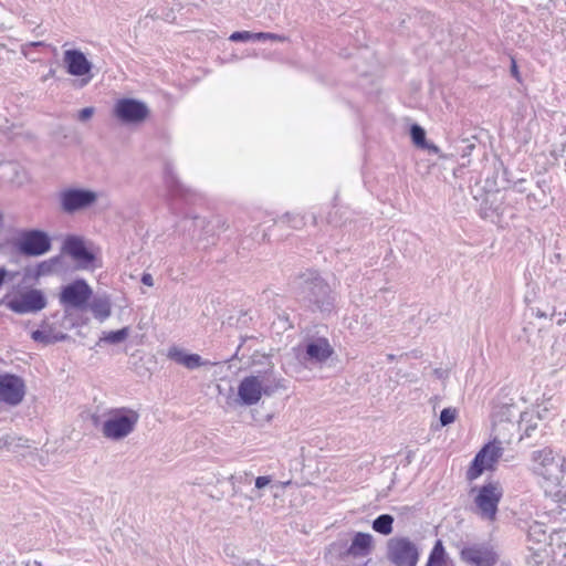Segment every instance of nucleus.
<instances>
[{
    "label": "nucleus",
    "mask_w": 566,
    "mask_h": 566,
    "mask_svg": "<svg viewBox=\"0 0 566 566\" xmlns=\"http://www.w3.org/2000/svg\"><path fill=\"white\" fill-rule=\"evenodd\" d=\"M536 316L542 318V317H546V314L544 312L537 311Z\"/></svg>",
    "instance_id": "nucleus-45"
},
{
    "label": "nucleus",
    "mask_w": 566,
    "mask_h": 566,
    "mask_svg": "<svg viewBox=\"0 0 566 566\" xmlns=\"http://www.w3.org/2000/svg\"><path fill=\"white\" fill-rule=\"evenodd\" d=\"M481 210H482L481 216L485 219L490 218L492 221H494V217H496L499 219L501 216H503V211H500L499 207L493 208L492 206H490V207L482 208Z\"/></svg>",
    "instance_id": "nucleus-34"
},
{
    "label": "nucleus",
    "mask_w": 566,
    "mask_h": 566,
    "mask_svg": "<svg viewBox=\"0 0 566 566\" xmlns=\"http://www.w3.org/2000/svg\"><path fill=\"white\" fill-rule=\"evenodd\" d=\"M56 263H57V258H52L50 260H45V261L40 262L36 265L35 275L36 276H42V275L50 274L52 272V270H53V266Z\"/></svg>",
    "instance_id": "nucleus-31"
},
{
    "label": "nucleus",
    "mask_w": 566,
    "mask_h": 566,
    "mask_svg": "<svg viewBox=\"0 0 566 566\" xmlns=\"http://www.w3.org/2000/svg\"><path fill=\"white\" fill-rule=\"evenodd\" d=\"M140 281H142V283L144 285H147V286H153L154 285V279H153L151 274H149V273H144L142 275V280Z\"/></svg>",
    "instance_id": "nucleus-42"
},
{
    "label": "nucleus",
    "mask_w": 566,
    "mask_h": 566,
    "mask_svg": "<svg viewBox=\"0 0 566 566\" xmlns=\"http://www.w3.org/2000/svg\"><path fill=\"white\" fill-rule=\"evenodd\" d=\"M224 553H226L227 557H229L231 559V562H230L231 565H233V566H243L245 558H242V557L235 555L233 553V551L230 549L229 547L224 548Z\"/></svg>",
    "instance_id": "nucleus-35"
},
{
    "label": "nucleus",
    "mask_w": 566,
    "mask_h": 566,
    "mask_svg": "<svg viewBox=\"0 0 566 566\" xmlns=\"http://www.w3.org/2000/svg\"><path fill=\"white\" fill-rule=\"evenodd\" d=\"M261 389L262 385L259 381V376H247L239 384L238 397L243 405L252 406L260 401L263 395Z\"/></svg>",
    "instance_id": "nucleus-20"
},
{
    "label": "nucleus",
    "mask_w": 566,
    "mask_h": 566,
    "mask_svg": "<svg viewBox=\"0 0 566 566\" xmlns=\"http://www.w3.org/2000/svg\"><path fill=\"white\" fill-rule=\"evenodd\" d=\"M129 335V327H123L116 331L104 332L99 342L116 345L123 343Z\"/></svg>",
    "instance_id": "nucleus-28"
},
{
    "label": "nucleus",
    "mask_w": 566,
    "mask_h": 566,
    "mask_svg": "<svg viewBox=\"0 0 566 566\" xmlns=\"http://www.w3.org/2000/svg\"><path fill=\"white\" fill-rule=\"evenodd\" d=\"M420 555L419 544L408 536H394L387 541L386 558L394 566H417Z\"/></svg>",
    "instance_id": "nucleus-5"
},
{
    "label": "nucleus",
    "mask_w": 566,
    "mask_h": 566,
    "mask_svg": "<svg viewBox=\"0 0 566 566\" xmlns=\"http://www.w3.org/2000/svg\"><path fill=\"white\" fill-rule=\"evenodd\" d=\"M328 222L329 223H336V221L333 219L332 213H329V216H328Z\"/></svg>",
    "instance_id": "nucleus-47"
},
{
    "label": "nucleus",
    "mask_w": 566,
    "mask_h": 566,
    "mask_svg": "<svg viewBox=\"0 0 566 566\" xmlns=\"http://www.w3.org/2000/svg\"><path fill=\"white\" fill-rule=\"evenodd\" d=\"M92 295L93 290L88 283L84 279H76L61 287L59 301L65 308L83 311L87 308Z\"/></svg>",
    "instance_id": "nucleus-11"
},
{
    "label": "nucleus",
    "mask_w": 566,
    "mask_h": 566,
    "mask_svg": "<svg viewBox=\"0 0 566 566\" xmlns=\"http://www.w3.org/2000/svg\"><path fill=\"white\" fill-rule=\"evenodd\" d=\"M139 420V413L129 408L111 410L108 418L103 422L102 432L111 440H122L129 436Z\"/></svg>",
    "instance_id": "nucleus-3"
},
{
    "label": "nucleus",
    "mask_w": 566,
    "mask_h": 566,
    "mask_svg": "<svg viewBox=\"0 0 566 566\" xmlns=\"http://www.w3.org/2000/svg\"><path fill=\"white\" fill-rule=\"evenodd\" d=\"M66 334L56 331L55 327L52 324H50L46 319H44L41 323L39 329L33 331L31 334V338L34 342L42 343L45 345L62 342L66 339Z\"/></svg>",
    "instance_id": "nucleus-22"
},
{
    "label": "nucleus",
    "mask_w": 566,
    "mask_h": 566,
    "mask_svg": "<svg viewBox=\"0 0 566 566\" xmlns=\"http://www.w3.org/2000/svg\"><path fill=\"white\" fill-rule=\"evenodd\" d=\"M271 482V478L269 475H262V476H258L255 479V488L256 489H263L265 488L266 485H269Z\"/></svg>",
    "instance_id": "nucleus-40"
},
{
    "label": "nucleus",
    "mask_w": 566,
    "mask_h": 566,
    "mask_svg": "<svg viewBox=\"0 0 566 566\" xmlns=\"http://www.w3.org/2000/svg\"><path fill=\"white\" fill-rule=\"evenodd\" d=\"M168 358L193 370L202 366L210 365V361L203 360L198 354H188L178 347H170L167 354Z\"/></svg>",
    "instance_id": "nucleus-21"
},
{
    "label": "nucleus",
    "mask_w": 566,
    "mask_h": 566,
    "mask_svg": "<svg viewBox=\"0 0 566 566\" xmlns=\"http://www.w3.org/2000/svg\"><path fill=\"white\" fill-rule=\"evenodd\" d=\"M473 148H474V145H472V144L467 146V149H469V151H471Z\"/></svg>",
    "instance_id": "nucleus-50"
},
{
    "label": "nucleus",
    "mask_w": 566,
    "mask_h": 566,
    "mask_svg": "<svg viewBox=\"0 0 566 566\" xmlns=\"http://www.w3.org/2000/svg\"><path fill=\"white\" fill-rule=\"evenodd\" d=\"M195 219L198 220L200 223H205V220H201V219H199L197 217H195Z\"/></svg>",
    "instance_id": "nucleus-52"
},
{
    "label": "nucleus",
    "mask_w": 566,
    "mask_h": 566,
    "mask_svg": "<svg viewBox=\"0 0 566 566\" xmlns=\"http://www.w3.org/2000/svg\"><path fill=\"white\" fill-rule=\"evenodd\" d=\"M531 470L555 486L558 485L557 461L551 448L535 450L531 453Z\"/></svg>",
    "instance_id": "nucleus-13"
},
{
    "label": "nucleus",
    "mask_w": 566,
    "mask_h": 566,
    "mask_svg": "<svg viewBox=\"0 0 566 566\" xmlns=\"http://www.w3.org/2000/svg\"><path fill=\"white\" fill-rule=\"evenodd\" d=\"M502 442L497 439L488 442L473 458L468 471L467 479L469 481L476 480L485 470H493L495 463L503 455Z\"/></svg>",
    "instance_id": "nucleus-9"
},
{
    "label": "nucleus",
    "mask_w": 566,
    "mask_h": 566,
    "mask_svg": "<svg viewBox=\"0 0 566 566\" xmlns=\"http://www.w3.org/2000/svg\"><path fill=\"white\" fill-rule=\"evenodd\" d=\"M259 376V381L262 385V394L265 396H271L276 392L280 388L283 387L281 380L274 377L272 373H264Z\"/></svg>",
    "instance_id": "nucleus-26"
},
{
    "label": "nucleus",
    "mask_w": 566,
    "mask_h": 566,
    "mask_svg": "<svg viewBox=\"0 0 566 566\" xmlns=\"http://www.w3.org/2000/svg\"><path fill=\"white\" fill-rule=\"evenodd\" d=\"M410 138L412 140V143L420 149H426L428 150L429 153L431 154H434V155H439L440 154V148L432 144V143H429L426 138V130L423 127H421L420 125L418 124H412L410 126Z\"/></svg>",
    "instance_id": "nucleus-23"
},
{
    "label": "nucleus",
    "mask_w": 566,
    "mask_h": 566,
    "mask_svg": "<svg viewBox=\"0 0 566 566\" xmlns=\"http://www.w3.org/2000/svg\"><path fill=\"white\" fill-rule=\"evenodd\" d=\"M461 559L471 566H494L499 555L489 543H474L464 546L461 552Z\"/></svg>",
    "instance_id": "nucleus-16"
},
{
    "label": "nucleus",
    "mask_w": 566,
    "mask_h": 566,
    "mask_svg": "<svg viewBox=\"0 0 566 566\" xmlns=\"http://www.w3.org/2000/svg\"><path fill=\"white\" fill-rule=\"evenodd\" d=\"M94 317L101 322L108 318L112 314V304L107 296H97L94 297L91 302L88 301V305Z\"/></svg>",
    "instance_id": "nucleus-24"
},
{
    "label": "nucleus",
    "mask_w": 566,
    "mask_h": 566,
    "mask_svg": "<svg viewBox=\"0 0 566 566\" xmlns=\"http://www.w3.org/2000/svg\"><path fill=\"white\" fill-rule=\"evenodd\" d=\"M557 474L559 485L562 480L566 476V459H562L560 462H557Z\"/></svg>",
    "instance_id": "nucleus-39"
},
{
    "label": "nucleus",
    "mask_w": 566,
    "mask_h": 566,
    "mask_svg": "<svg viewBox=\"0 0 566 566\" xmlns=\"http://www.w3.org/2000/svg\"><path fill=\"white\" fill-rule=\"evenodd\" d=\"M25 396L24 380L11 373L0 374V401L15 407L20 405Z\"/></svg>",
    "instance_id": "nucleus-15"
},
{
    "label": "nucleus",
    "mask_w": 566,
    "mask_h": 566,
    "mask_svg": "<svg viewBox=\"0 0 566 566\" xmlns=\"http://www.w3.org/2000/svg\"><path fill=\"white\" fill-rule=\"evenodd\" d=\"M25 46H28V48H40V46H46V44L43 41H35V42L28 43Z\"/></svg>",
    "instance_id": "nucleus-44"
},
{
    "label": "nucleus",
    "mask_w": 566,
    "mask_h": 566,
    "mask_svg": "<svg viewBox=\"0 0 566 566\" xmlns=\"http://www.w3.org/2000/svg\"><path fill=\"white\" fill-rule=\"evenodd\" d=\"M511 75L517 81V82H522V78H521V73L518 71V66H517V63L515 61V59H511Z\"/></svg>",
    "instance_id": "nucleus-41"
},
{
    "label": "nucleus",
    "mask_w": 566,
    "mask_h": 566,
    "mask_svg": "<svg viewBox=\"0 0 566 566\" xmlns=\"http://www.w3.org/2000/svg\"><path fill=\"white\" fill-rule=\"evenodd\" d=\"M94 114V107H85V108H82L78 114H77V119L80 122H86Z\"/></svg>",
    "instance_id": "nucleus-37"
},
{
    "label": "nucleus",
    "mask_w": 566,
    "mask_h": 566,
    "mask_svg": "<svg viewBox=\"0 0 566 566\" xmlns=\"http://www.w3.org/2000/svg\"><path fill=\"white\" fill-rule=\"evenodd\" d=\"M220 223H221L220 218H216V219L209 221L208 224L206 226L205 233H209L210 232V228H213L214 224L219 226Z\"/></svg>",
    "instance_id": "nucleus-43"
},
{
    "label": "nucleus",
    "mask_w": 566,
    "mask_h": 566,
    "mask_svg": "<svg viewBox=\"0 0 566 566\" xmlns=\"http://www.w3.org/2000/svg\"><path fill=\"white\" fill-rule=\"evenodd\" d=\"M373 548V536L369 533L356 532L349 545L346 541L338 539L329 545L328 551L335 553L340 562H346L348 558H366L371 554Z\"/></svg>",
    "instance_id": "nucleus-6"
},
{
    "label": "nucleus",
    "mask_w": 566,
    "mask_h": 566,
    "mask_svg": "<svg viewBox=\"0 0 566 566\" xmlns=\"http://www.w3.org/2000/svg\"><path fill=\"white\" fill-rule=\"evenodd\" d=\"M15 248L25 256H40L52 248L50 235L39 229L22 230L15 240Z\"/></svg>",
    "instance_id": "nucleus-10"
},
{
    "label": "nucleus",
    "mask_w": 566,
    "mask_h": 566,
    "mask_svg": "<svg viewBox=\"0 0 566 566\" xmlns=\"http://www.w3.org/2000/svg\"><path fill=\"white\" fill-rule=\"evenodd\" d=\"M279 41L285 42L289 40L287 36L283 34L272 33V32H256V41Z\"/></svg>",
    "instance_id": "nucleus-33"
},
{
    "label": "nucleus",
    "mask_w": 566,
    "mask_h": 566,
    "mask_svg": "<svg viewBox=\"0 0 566 566\" xmlns=\"http://www.w3.org/2000/svg\"><path fill=\"white\" fill-rule=\"evenodd\" d=\"M395 518L390 514H380L371 523V528L381 535H389L394 530Z\"/></svg>",
    "instance_id": "nucleus-25"
},
{
    "label": "nucleus",
    "mask_w": 566,
    "mask_h": 566,
    "mask_svg": "<svg viewBox=\"0 0 566 566\" xmlns=\"http://www.w3.org/2000/svg\"><path fill=\"white\" fill-rule=\"evenodd\" d=\"M63 61L66 72L76 77L88 75L93 69V64L87 60L86 55L77 49H70L64 52Z\"/></svg>",
    "instance_id": "nucleus-19"
},
{
    "label": "nucleus",
    "mask_w": 566,
    "mask_h": 566,
    "mask_svg": "<svg viewBox=\"0 0 566 566\" xmlns=\"http://www.w3.org/2000/svg\"><path fill=\"white\" fill-rule=\"evenodd\" d=\"M551 535L547 533L546 526L542 523L534 522L530 525L526 534V547L528 555L526 560L535 566L543 565L549 557Z\"/></svg>",
    "instance_id": "nucleus-7"
},
{
    "label": "nucleus",
    "mask_w": 566,
    "mask_h": 566,
    "mask_svg": "<svg viewBox=\"0 0 566 566\" xmlns=\"http://www.w3.org/2000/svg\"><path fill=\"white\" fill-rule=\"evenodd\" d=\"M210 243H211V244H214V240H211V241H210V240H207V243H206V244H203V248H206V247H207L208 244H210Z\"/></svg>",
    "instance_id": "nucleus-48"
},
{
    "label": "nucleus",
    "mask_w": 566,
    "mask_h": 566,
    "mask_svg": "<svg viewBox=\"0 0 566 566\" xmlns=\"http://www.w3.org/2000/svg\"><path fill=\"white\" fill-rule=\"evenodd\" d=\"M229 40L232 41V42L256 41V32L235 31V32L230 34Z\"/></svg>",
    "instance_id": "nucleus-30"
},
{
    "label": "nucleus",
    "mask_w": 566,
    "mask_h": 566,
    "mask_svg": "<svg viewBox=\"0 0 566 566\" xmlns=\"http://www.w3.org/2000/svg\"><path fill=\"white\" fill-rule=\"evenodd\" d=\"M33 566H42V564L38 560H34Z\"/></svg>",
    "instance_id": "nucleus-51"
},
{
    "label": "nucleus",
    "mask_w": 566,
    "mask_h": 566,
    "mask_svg": "<svg viewBox=\"0 0 566 566\" xmlns=\"http://www.w3.org/2000/svg\"><path fill=\"white\" fill-rule=\"evenodd\" d=\"M502 496L503 489L499 482H489L480 486L474 497L478 515L485 521H495Z\"/></svg>",
    "instance_id": "nucleus-8"
},
{
    "label": "nucleus",
    "mask_w": 566,
    "mask_h": 566,
    "mask_svg": "<svg viewBox=\"0 0 566 566\" xmlns=\"http://www.w3.org/2000/svg\"><path fill=\"white\" fill-rule=\"evenodd\" d=\"M15 440H21V439L20 438L17 439L15 437L10 436V434L0 437V449H2V448L11 449V447L14 444Z\"/></svg>",
    "instance_id": "nucleus-36"
},
{
    "label": "nucleus",
    "mask_w": 566,
    "mask_h": 566,
    "mask_svg": "<svg viewBox=\"0 0 566 566\" xmlns=\"http://www.w3.org/2000/svg\"><path fill=\"white\" fill-rule=\"evenodd\" d=\"M530 423L525 427L524 429V432L521 434V440H523L524 438H530L532 437L533 432L537 429V422H532L531 420L528 421Z\"/></svg>",
    "instance_id": "nucleus-38"
},
{
    "label": "nucleus",
    "mask_w": 566,
    "mask_h": 566,
    "mask_svg": "<svg viewBox=\"0 0 566 566\" xmlns=\"http://www.w3.org/2000/svg\"><path fill=\"white\" fill-rule=\"evenodd\" d=\"M113 113L123 124H140L148 117L149 108L139 99L124 97L116 101Z\"/></svg>",
    "instance_id": "nucleus-12"
},
{
    "label": "nucleus",
    "mask_w": 566,
    "mask_h": 566,
    "mask_svg": "<svg viewBox=\"0 0 566 566\" xmlns=\"http://www.w3.org/2000/svg\"><path fill=\"white\" fill-rule=\"evenodd\" d=\"M62 250L83 269L91 266L96 259L95 254L87 249L84 239L75 234L64 239Z\"/></svg>",
    "instance_id": "nucleus-18"
},
{
    "label": "nucleus",
    "mask_w": 566,
    "mask_h": 566,
    "mask_svg": "<svg viewBox=\"0 0 566 566\" xmlns=\"http://www.w3.org/2000/svg\"><path fill=\"white\" fill-rule=\"evenodd\" d=\"M370 559L368 558L366 562H364L363 564H359V566H368Z\"/></svg>",
    "instance_id": "nucleus-49"
},
{
    "label": "nucleus",
    "mask_w": 566,
    "mask_h": 566,
    "mask_svg": "<svg viewBox=\"0 0 566 566\" xmlns=\"http://www.w3.org/2000/svg\"><path fill=\"white\" fill-rule=\"evenodd\" d=\"M457 418V410L454 408H444L440 412V423L442 427L449 426L454 422Z\"/></svg>",
    "instance_id": "nucleus-32"
},
{
    "label": "nucleus",
    "mask_w": 566,
    "mask_h": 566,
    "mask_svg": "<svg viewBox=\"0 0 566 566\" xmlns=\"http://www.w3.org/2000/svg\"><path fill=\"white\" fill-rule=\"evenodd\" d=\"M91 78H92V76H90L88 78H83L82 84L86 85L91 81Z\"/></svg>",
    "instance_id": "nucleus-46"
},
{
    "label": "nucleus",
    "mask_w": 566,
    "mask_h": 566,
    "mask_svg": "<svg viewBox=\"0 0 566 566\" xmlns=\"http://www.w3.org/2000/svg\"><path fill=\"white\" fill-rule=\"evenodd\" d=\"M301 348V359L304 363L322 365L334 354V348L326 337H307Z\"/></svg>",
    "instance_id": "nucleus-14"
},
{
    "label": "nucleus",
    "mask_w": 566,
    "mask_h": 566,
    "mask_svg": "<svg viewBox=\"0 0 566 566\" xmlns=\"http://www.w3.org/2000/svg\"><path fill=\"white\" fill-rule=\"evenodd\" d=\"M164 181L169 197L171 211L175 214L188 216V213L181 208V203H196L200 200V195L180 182L175 172L174 166L169 163L165 165Z\"/></svg>",
    "instance_id": "nucleus-2"
},
{
    "label": "nucleus",
    "mask_w": 566,
    "mask_h": 566,
    "mask_svg": "<svg viewBox=\"0 0 566 566\" xmlns=\"http://www.w3.org/2000/svg\"><path fill=\"white\" fill-rule=\"evenodd\" d=\"M447 559L448 556L444 546L442 542L438 539L429 554L426 566H446Z\"/></svg>",
    "instance_id": "nucleus-27"
},
{
    "label": "nucleus",
    "mask_w": 566,
    "mask_h": 566,
    "mask_svg": "<svg viewBox=\"0 0 566 566\" xmlns=\"http://www.w3.org/2000/svg\"><path fill=\"white\" fill-rule=\"evenodd\" d=\"M56 199L60 211L73 216L94 206L98 195L88 188L65 187L57 192Z\"/></svg>",
    "instance_id": "nucleus-4"
},
{
    "label": "nucleus",
    "mask_w": 566,
    "mask_h": 566,
    "mask_svg": "<svg viewBox=\"0 0 566 566\" xmlns=\"http://www.w3.org/2000/svg\"><path fill=\"white\" fill-rule=\"evenodd\" d=\"M293 293L298 301L312 311L331 312L334 307V296L327 282L316 270H305L291 282Z\"/></svg>",
    "instance_id": "nucleus-1"
},
{
    "label": "nucleus",
    "mask_w": 566,
    "mask_h": 566,
    "mask_svg": "<svg viewBox=\"0 0 566 566\" xmlns=\"http://www.w3.org/2000/svg\"><path fill=\"white\" fill-rule=\"evenodd\" d=\"M279 221L281 223H286L294 229H300L305 224L304 217H302L297 213H290V212L283 214Z\"/></svg>",
    "instance_id": "nucleus-29"
},
{
    "label": "nucleus",
    "mask_w": 566,
    "mask_h": 566,
    "mask_svg": "<svg viewBox=\"0 0 566 566\" xmlns=\"http://www.w3.org/2000/svg\"><path fill=\"white\" fill-rule=\"evenodd\" d=\"M45 306V295L36 289L29 290L8 303V307L17 314L36 313Z\"/></svg>",
    "instance_id": "nucleus-17"
}]
</instances>
